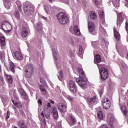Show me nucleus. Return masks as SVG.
<instances>
[{
	"instance_id": "obj_52",
	"label": "nucleus",
	"mask_w": 128,
	"mask_h": 128,
	"mask_svg": "<svg viewBox=\"0 0 128 128\" xmlns=\"http://www.w3.org/2000/svg\"><path fill=\"white\" fill-rule=\"evenodd\" d=\"M38 104H40L42 106V100H40V99H39V100H38Z\"/></svg>"
},
{
	"instance_id": "obj_28",
	"label": "nucleus",
	"mask_w": 128,
	"mask_h": 128,
	"mask_svg": "<svg viewBox=\"0 0 128 128\" xmlns=\"http://www.w3.org/2000/svg\"><path fill=\"white\" fill-rule=\"evenodd\" d=\"M120 0H112V2L116 8H118L120 6V4H118Z\"/></svg>"
},
{
	"instance_id": "obj_45",
	"label": "nucleus",
	"mask_w": 128,
	"mask_h": 128,
	"mask_svg": "<svg viewBox=\"0 0 128 128\" xmlns=\"http://www.w3.org/2000/svg\"><path fill=\"white\" fill-rule=\"evenodd\" d=\"M68 42L70 44H74V40L72 38H68Z\"/></svg>"
},
{
	"instance_id": "obj_62",
	"label": "nucleus",
	"mask_w": 128,
	"mask_h": 128,
	"mask_svg": "<svg viewBox=\"0 0 128 128\" xmlns=\"http://www.w3.org/2000/svg\"><path fill=\"white\" fill-rule=\"evenodd\" d=\"M54 0H49V2H52Z\"/></svg>"
},
{
	"instance_id": "obj_21",
	"label": "nucleus",
	"mask_w": 128,
	"mask_h": 128,
	"mask_svg": "<svg viewBox=\"0 0 128 128\" xmlns=\"http://www.w3.org/2000/svg\"><path fill=\"white\" fill-rule=\"evenodd\" d=\"M70 124L71 126H74L76 124V120L74 118V116L72 115L70 116Z\"/></svg>"
},
{
	"instance_id": "obj_43",
	"label": "nucleus",
	"mask_w": 128,
	"mask_h": 128,
	"mask_svg": "<svg viewBox=\"0 0 128 128\" xmlns=\"http://www.w3.org/2000/svg\"><path fill=\"white\" fill-rule=\"evenodd\" d=\"M46 124V120L44 118L42 119L41 121V124L44 126Z\"/></svg>"
},
{
	"instance_id": "obj_53",
	"label": "nucleus",
	"mask_w": 128,
	"mask_h": 128,
	"mask_svg": "<svg viewBox=\"0 0 128 128\" xmlns=\"http://www.w3.org/2000/svg\"><path fill=\"white\" fill-rule=\"evenodd\" d=\"M37 28H42V26H40V24H37Z\"/></svg>"
},
{
	"instance_id": "obj_47",
	"label": "nucleus",
	"mask_w": 128,
	"mask_h": 128,
	"mask_svg": "<svg viewBox=\"0 0 128 128\" xmlns=\"http://www.w3.org/2000/svg\"><path fill=\"white\" fill-rule=\"evenodd\" d=\"M52 52L53 56H56V50L54 49H52Z\"/></svg>"
},
{
	"instance_id": "obj_23",
	"label": "nucleus",
	"mask_w": 128,
	"mask_h": 128,
	"mask_svg": "<svg viewBox=\"0 0 128 128\" xmlns=\"http://www.w3.org/2000/svg\"><path fill=\"white\" fill-rule=\"evenodd\" d=\"M4 6H6V8H10L11 6L10 0H4Z\"/></svg>"
},
{
	"instance_id": "obj_55",
	"label": "nucleus",
	"mask_w": 128,
	"mask_h": 128,
	"mask_svg": "<svg viewBox=\"0 0 128 128\" xmlns=\"http://www.w3.org/2000/svg\"><path fill=\"white\" fill-rule=\"evenodd\" d=\"M94 2H95L96 5L98 4V0H94Z\"/></svg>"
},
{
	"instance_id": "obj_63",
	"label": "nucleus",
	"mask_w": 128,
	"mask_h": 128,
	"mask_svg": "<svg viewBox=\"0 0 128 128\" xmlns=\"http://www.w3.org/2000/svg\"><path fill=\"white\" fill-rule=\"evenodd\" d=\"M95 42H93V43H92V46H94V44Z\"/></svg>"
},
{
	"instance_id": "obj_15",
	"label": "nucleus",
	"mask_w": 128,
	"mask_h": 128,
	"mask_svg": "<svg viewBox=\"0 0 128 128\" xmlns=\"http://www.w3.org/2000/svg\"><path fill=\"white\" fill-rule=\"evenodd\" d=\"M18 126L20 128H28V125L22 120L18 121Z\"/></svg>"
},
{
	"instance_id": "obj_50",
	"label": "nucleus",
	"mask_w": 128,
	"mask_h": 128,
	"mask_svg": "<svg viewBox=\"0 0 128 128\" xmlns=\"http://www.w3.org/2000/svg\"><path fill=\"white\" fill-rule=\"evenodd\" d=\"M41 18H42V20H48V18L44 16H41Z\"/></svg>"
},
{
	"instance_id": "obj_3",
	"label": "nucleus",
	"mask_w": 128,
	"mask_h": 128,
	"mask_svg": "<svg viewBox=\"0 0 128 128\" xmlns=\"http://www.w3.org/2000/svg\"><path fill=\"white\" fill-rule=\"evenodd\" d=\"M24 10L26 14H30L34 10V6L31 3H24Z\"/></svg>"
},
{
	"instance_id": "obj_8",
	"label": "nucleus",
	"mask_w": 128,
	"mask_h": 128,
	"mask_svg": "<svg viewBox=\"0 0 128 128\" xmlns=\"http://www.w3.org/2000/svg\"><path fill=\"white\" fill-rule=\"evenodd\" d=\"M68 89L71 92H76V82L72 80L69 82Z\"/></svg>"
},
{
	"instance_id": "obj_13",
	"label": "nucleus",
	"mask_w": 128,
	"mask_h": 128,
	"mask_svg": "<svg viewBox=\"0 0 128 128\" xmlns=\"http://www.w3.org/2000/svg\"><path fill=\"white\" fill-rule=\"evenodd\" d=\"M118 18L116 24L118 26H120L122 24V22H123L122 16V13H118Z\"/></svg>"
},
{
	"instance_id": "obj_49",
	"label": "nucleus",
	"mask_w": 128,
	"mask_h": 128,
	"mask_svg": "<svg viewBox=\"0 0 128 128\" xmlns=\"http://www.w3.org/2000/svg\"><path fill=\"white\" fill-rule=\"evenodd\" d=\"M77 114H78V116H80V114H82V110H78L77 111Z\"/></svg>"
},
{
	"instance_id": "obj_35",
	"label": "nucleus",
	"mask_w": 128,
	"mask_h": 128,
	"mask_svg": "<svg viewBox=\"0 0 128 128\" xmlns=\"http://www.w3.org/2000/svg\"><path fill=\"white\" fill-rule=\"evenodd\" d=\"M98 116L100 120H103L104 119V114H102V111H98Z\"/></svg>"
},
{
	"instance_id": "obj_58",
	"label": "nucleus",
	"mask_w": 128,
	"mask_h": 128,
	"mask_svg": "<svg viewBox=\"0 0 128 128\" xmlns=\"http://www.w3.org/2000/svg\"><path fill=\"white\" fill-rule=\"evenodd\" d=\"M47 106H48V108H50V103L48 102V104H47Z\"/></svg>"
},
{
	"instance_id": "obj_54",
	"label": "nucleus",
	"mask_w": 128,
	"mask_h": 128,
	"mask_svg": "<svg viewBox=\"0 0 128 128\" xmlns=\"http://www.w3.org/2000/svg\"><path fill=\"white\" fill-rule=\"evenodd\" d=\"M100 128H108V126H106V125H103L101 126Z\"/></svg>"
},
{
	"instance_id": "obj_20",
	"label": "nucleus",
	"mask_w": 128,
	"mask_h": 128,
	"mask_svg": "<svg viewBox=\"0 0 128 128\" xmlns=\"http://www.w3.org/2000/svg\"><path fill=\"white\" fill-rule=\"evenodd\" d=\"M74 32L75 34H76L77 36H80V29H78V27L76 25H75L74 27Z\"/></svg>"
},
{
	"instance_id": "obj_2",
	"label": "nucleus",
	"mask_w": 128,
	"mask_h": 128,
	"mask_svg": "<svg viewBox=\"0 0 128 128\" xmlns=\"http://www.w3.org/2000/svg\"><path fill=\"white\" fill-rule=\"evenodd\" d=\"M57 18L61 24H66L68 22V17L66 12H60L57 14Z\"/></svg>"
},
{
	"instance_id": "obj_37",
	"label": "nucleus",
	"mask_w": 128,
	"mask_h": 128,
	"mask_svg": "<svg viewBox=\"0 0 128 128\" xmlns=\"http://www.w3.org/2000/svg\"><path fill=\"white\" fill-rule=\"evenodd\" d=\"M57 76H58L60 80H62V78L64 76V75L62 74V72L60 71V72H58L57 74Z\"/></svg>"
},
{
	"instance_id": "obj_25",
	"label": "nucleus",
	"mask_w": 128,
	"mask_h": 128,
	"mask_svg": "<svg viewBox=\"0 0 128 128\" xmlns=\"http://www.w3.org/2000/svg\"><path fill=\"white\" fill-rule=\"evenodd\" d=\"M114 36L115 37V38L117 40H120V33L118 32H116V30L114 28Z\"/></svg>"
},
{
	"instance_id": "obj_27",
	"label": "nucleus",
	"mask_w": 128,
	"mask_h": 128,
	"mask_svg": "<svg viewBox=\"0 0 128 128\" xmlns=\"http://www.w3.org/2000/svg\"><path fill=\"white\" fill-rule=\"evenodd\" d=\"M100 36H103L104 37L106 34V30L103 28H101L100 30Z\"/></svg>"
},
{
	"instance_id": "obj_46",
	"label": "nucleus",
	"mask_w": 128,
	"mask_h": 128,
	"mask_svg": "<svg viewBox=\"0 0 128 128\" xmlns=\"http://www.w3.org/2000/svg\"><path fill=\"white\" fill-rule=\"evenodd\" d=\"M10 111H8L7 113H6V119H8L10 118Z\"/></svg>"
},
{
	"instance_id": "obj_7",
	"label": "nucleus",
	"mask_w": 128,
	"mask_h": 128,
	"mask_svg": "<svg viewBox=\"0 0 128 128\" xmlns=\"http://www.w3.org/2000/svg\"><path fill=\"white\" fill-rule=\"evenodd\" d=\"M88 30L90 34H92L93 35L96 34V32H94V30H96V26L94 22L90 21L88 22Z\"/></svg>"
},
{
	"instance_id": "obj_1",
	"label": "nucleus",
	"mask_w": 128,
	"mask_h": 128,
	"mask_svg": "<svg viewBox=\"0 0 128 128\" xmlns=\"http://www.w3.org/2000/svg\"><path fill=\"white\" fill-rule=\"evenodd\" d=\"M78 72L80 74L79 75V78L76 80V82L81 88H88V84H86L84 72L80 68H78Z\"/></svg>"
},
{
	"instance_id": "obj_29",
	"label": "nucleus",
	"mask_w": 128,
	"mask_h": 128,
	"mask_svg": "<svg viewBox=\"0 0 128 128\" xmlns=\"http://www.w3.org/2000/svg\"><path fill=\"white\" fill-rule=\"evenodd\" d=\"M90 15L92 20H96L97 18L96 14L94 11L91 12Z\"/></svg>"
},
{
	"instance_id": "obj_22",
	"label": "nucleus",
	"mask_w": 128,
	"mask_h": 128,
	"mask_svg": "<svg viewBox=\"0 0 128 128\" xmlns=\"http://www.w3.org/2000/svg\"><path fill=\"white\" fill-rule=\"evenodd\" d=\"M70 124L71 126H74L76 124V120L74 118V116L72 115L70 116Z\"/></svg>"
},
{
	"instance_id": "obj_33",
	"label": "nucleus",
	"mask_w": 128,
	"mask_h": 128,
	"mask_svg": "<svg viewBox=\"0 0 128 128\" xmlns=\"http://www.w3.org/2000/svg\"><path fill=\"white\" fill-rule=\"evenodd\" d=\"M4 26H6L7 30H12V25L8 22H6Z\"/></svg>"
},
{
	"instance_id": "obj_14",
	"label": "nucleus",
	"mask_w": 128,
	"mask_h": 128,
	"mask_svg": "<svg viewBox=\"0 0 128 128\" xmlns=\"http://www.w3.org/2000/svg\"><path fill=\"white\" fill-rule=\"evenodd\" d=\"M14 54L16 60H22V55L21 52H16Z\"/></svg>"
},
{
	"instance_id": "obj_10",
	"label": "nucleus",
	"mask_w": 128,
	"mask_h": 128,
	"mask_svg": "<svg viewBox=\"0 0 128 128\" xmlns=\"http://www.w3.org/2000/svg\"><path fill=\"white\" fill-rule=\"evenodd\" d=\"M0 43L1 48L2 50H6V38L4 36H3L1 32H0Z\"/></svg>"
},
{
	"instance_id": "obj_36",
	"label": "nucleus",
	"mask_w": 128,
	"mask_h": 128,
	"mask_svg": "<svg viewBox=\"0 0 128 128\" xmlns=\"http://www.w3.org/2000/svg\"><path fill=\"white\" fill-rule=\"evenodd\" d=\"M82 54H84V50H82V47L80 46L79 50L78 51V54L80 56V58L82 56Z\"/></svg>"
},
{
	"instance_id": "obj_11",
	"label": "nucleus",
	"mask_w": 128,
	"mask_h": 128,
	"mask_svg": "<svg viewBox=\"0 0 128 128\" xmlns=\"http://www.w3.org/2000/svg\"><path fill=\"white\" fill-rule=\"evenodd\" d=\"M114 116H112L111 114H110L107 116V122L109 124L111 128H114L112 124H114Z\"/></svg>"
},
{
	"instance_id": "obj_16",
	"label": "nucleus",
	"mask_w": 128,
	"mask_h": 128,
	"mask_svg": "<svg viewBox=\"0 0 128 128\" xmlns=\"http://www.w3.org/2000/svg\"><path fill=\"white\" fill-rule=\"evenodd\" d=\"M102 62V59L100 58V56L98 54H96L94 58V64H100Z\"/></svg>"
},
{
	"instance_id": "obj_48",
	"label": "nucleus",
	"mask_w": 128,
	"mask_h": 128,
	"mask_svg": "<svg viewBox=\"0 0 128 128\" xmlns=\"http://www.w3.org/2000/svg\"><path fill=\"white\" fill-rule=\"evenodd\" d=\"M126 30L128 34V23L127 22H126Z\"/></svg>"
},
{
	"instance_id": "obj_60",
	"label": "nucleus",
	"mask_w": 128,
	"mask_h": 128,
	"mask_svg": "<svg viewBox=\"0 0 128 128\" xmlns=\"http://www.w3.org/2000/svg\"><path fill=\"white\" fill-rule=\"evenodd\" d=\"M41 116H42V118H44V112H42L41 113Z\"/></svg>"
},
{
	"instance_id": "obj_4",
	"label": "nucleus",
	"mask_w": 128,
	"mask_h": 128,
	"mask_svg": "<svg viewBox=\"0 0 128 128\" xmlns=\"http://www.w3.org/2000/svg\"><path fill=\"white\" fill-rule=\"evenodd\" d=\"M34 67L32 64H28L25 66V72L26 78H30L32 74Z\"/></svg>"
},
{
	"instance_id": "obj_34",
	"label": "nucleus",
	"mask_w": 128,
	"mask_h": 128,
	"mask_svg": "<svg viewBox=\"0 0 128 128\" xmlns=\"http://www.w3.org/2000/svg\"><path fill=\"white\" fill-rule=\"evenodd\" d=\"M120 108L122 112H123L124 114H125V116H126V114H128V110L126 109V106H123L121 107Z\"/></svg>"
},
{
	"instance_id": "obj_44",
	"label": "nucleus",
	"mask_w": 128,
	"mask_h": 128,
	"mask_svg": "<svg viewBox=\"0 0 128 128\" xmlns=\"http://www.w3.org/2000/svg\"><path fill=\"white\" fill-rule=\"evenodd\" d=\"M56 66L57 68H62V66H64V64H60V63H58L56 64Z\"/></svg>"
},
{
	"instance_id": "obj_31",
	"label": "nucleus",
	"mask_w": 128,
	"mask_h": 128,
	"mask_svg": "<svg viewBox=\"0 0 128 128\" xmlns=\"http://www.w3.org/2000/svg\"><path fill=\"white\" fill-rule=\"evenodd\" d=\"M10 68L12 72H14V64L12 62H10Z\"/></svg>"
},
{
	"instance_id": "obj_17",
	"label": "nucleus",
	"mask_w": 128,
	"mask_h": 128,
	"mask_svg": "<svg viewBox=\"0 0 128 128\" xmlns=\"http://www.w3.org/2000/svg\"><path fill=\"white\" fill-rule=\"evenodd\" d=\"M28 34V32L26 28L23 27L22 28V38H26Z\"/></svg>"
},
{
	"instance_id": "obj_59",
	"label": "nucleus",
	"mask_w": 128,
	"mask_h": 128,
	"mask_svg": "<svg viewBox=\"0 0 128 128\" xmlns=\"http://www.w3.org/2000/svg\"><path fill=\"white\" fill-rule=\"evenodd\" d=\"M50 102L51 104H54V100H50Z\"/></svg>"
},
{
	"instance_id": "obj_57",
	"label": "nucleus",
	"mask_w": 128,
	"mask_h": 128,
	"mask_svg": "<svg viewBox=\"0 0 128 128\" xmlns=\"http://www.w3.org/2000/svg\"><path fill=\"white\" fill-rule=\"evenodd\" d=\"M46 118H48V120L50 119V115L49 114H46L45 116Z\"/></svg>"
},
{
	"instance_id": "obj_5",
	"label": "nucleus",
	"mask_w": 128,
	"mask_h": 128,
	"mask_svg": "<svg viewBox=\"0 0 128 128\" xmlns=\"http://www.w3.org/2000/svg\"><path fill=\"white\" fill-rule=\"evenodd\" d=\"M99 72L102 80H106L108 78V72L106 68H102Z\"/></svg>"
},
{
	"instance_id": "obj_6",
	"label": "nucleus",
	"mask_w": 128,
	"mask_h": 128,
	"mask_svg": "<svg viewBox=\"0 0 128 128\" xmlns=\"http://www.w3.org/2000/svg\"><path fill=\"white\" fill-rule=\"evenodd\" d=\"M68 105L66 102H60L57 104L58 109L60 112H66V106Z\"/></svg>"
},
{
	"instance_id": "obj_51",
	"label": "nucleus",
	"mask_w": 128,
	"mask_h": 128,
	"mask_svg": "<svg viewBox=\"0 0 128 128\" xmlns=\"http://www.w3.org/2000/svg\"><path fill=\"white\" fill-rule=\"evenodd\" d=\"M40 83L42 84L43 86H44V79L41 78L40 79Z\"/></svg>"
},
{
	"instance_id": "obj_64",
	"label": "nucleus",
	"mask_w": 128,
	"mask_h": 128,
	"mask_svg": "<svg viewBox=\"0 0 128 128\" xmlns=\"http://www.w3.org/2000/svg\"><path fill=\"white\" fill-rule=\"evenodd\" d=\"M1 80H4V79L2 78H1Z\"/></svg>"
},
{
	"instance_id": "obj_18",
	"label": "nucleus",
	"mask_w": 128,
	"mask_h": 128,
	"mask_svg": "<svg viewBox=\"0 0 128 128\" xmlns=\"http://www.w3.org/2000/svg\"><path fill=\"white\" fill-rule=\"evenodd\" d=\"M53 116L55 120L58 118V110L56 108H54L52 110Z\"/></svg>"
},
{
	"instance_id": "obj_32",
	"label": "nucleus",
	"mask_w": 128,
	"mask_h": 128,
	"mask_svg": "<svg viewBox=\"0 0 128 128\" xmlns=\"http://www.w3.org/2000/svg\"><path fill=\"white\" fill-rule=\"evenodd\" d=\"M16 4L18 6V8L20 12H22V4L18 0L16 1Z\"/></svg>"
},
{
	"instance_id": "obj_9",
	"label": "nucleus",
	"mask_w": 128,
	"mask_h": 128,
	"mask_svg": "<svg viewBox=\"0 0 128 128\" xmlns=\"http://www.w3.org/2000/svg\"><path fill=\"white\" fill-rule=\"evenodd\" d=\"M102 104L104 110H108L110 108V101L108 98H105L102 100Z\"/></svg>"
},
{
	"instance_id": "obj_26",
	"label": "nucleus",
	"mask_w": 128,
	"mask_h": 128,
	"mask_svg": "<svg viewBox=\"0 0 128 128\" xmlns=\"http://www.w3.org/2000/svg\"><path fill=\"white\" fill-rule=\"evenodd\" d=\"M6 76L8 80V82L10 84V85H12V82H14V80H12V77L8 74H6Z\"/></svg>"
},
{
	"instance_id": "obj_12",
	"label": "nucleus",
	"mask_w": 128,
	"mask_h": 128,
	"mask_svg": "<svg viewBox=\"0 0 128 128\" xmlns=\"http://www.w3.org/2000/svg\"><path fill=\"white\" fill-rule=\"evenodd\" d=\"M20 92L22 98H24V100H28V95L24 90V89H20Z\"/></svg>"
},
{
	"instance_id": "obj_19",
	"label": "nucleus",
	"mask_w": 128,
	"mask_h": 128,
	"mask_svg": "<svg viewBox=\"0 0 128 128\" xmlns=\"http://www.w3.org/2000/svg\"><path fill=\"white\" fill-rule=\"evenodd\" d=\"M87 100L88 102H90V104H94V102L98 100V98L96 96H94L92 98H88Z\"/></svg>"
},
{
	"instance_id": "obj_42",
	"label": "nucleus",
	"mask_w": 128,
	"mask_h": 128,
	"mask_svg": "<svg viewBox=\"0 0 128 128\" xmlns=\"http://www.w3.org/2000/svg\"><path fill=\"white\" fill-rule=\"evenodd\" d=\"M98 66L99 68V71L102 70V68H104V64H98Z\"/></svg>"
},
{
	"instance_id": "obj_38",
	"label": "nucleus",
	"mask_w": 128,
	"mask_h": 128,
	"mask_svg": "<svg viewBox=\"0 0 128 128\" xmlns=\"http://www.w3.org/2000/svg\"><path fill=\"white\" fill-rule=\"evenodd\" d=\"M14 104L17 108H22V104L16 102V101L12 100Z\"/></svg>"
},
{
	"instance_id": "obj_39",
	"label": "nucleus",
	"mask_w": 128,
	"mask_h": 128,
	"mask_svg": "<svg viewBox=\"0 0 128 128\" xmlns=\"http://www.w3.org/2000/svg\"><path fill=\"white\" fill-rule=\"evenodd\" d=\"M64 96L67 98V100H70V102H72L74 100V98H72L70 95H68L67 94H64Z\"/></svg>"
},
{
	"instance_id": "obj_40",
	"label": "nucleus",
	"mask_w": 128,
	"mask_h": 128,
	"mask_svg": "<svg viewBox=\"0 0 128 128\" xmlns=\"http://www.w3.org/2000/svg\"><path fill=\"white\" fill-rule=\"evenodd\" d=\"M44 8L45 10V12H46V14H48L50 12V8L48 6H44Z\"/></svg>"
},
{
	"instance_id": "obj_41",
	"label": "nucleus",
	"mask_w": 128,
	"mask_h": 128,
	"mask_svg": "<svg viewBox=\"0 0 128 128\" xmlns=\"http://www.w3.org/2000/svg\"><path fill=\"white\" fill-rule=\"evenodd\" d=\"M14 16H15V18H17V20H20V12H18V11H16Z\"/></svg>"
},
{
	"instance_id": "obj_30",
	"label": "nucleus",
	"mask_w": 128,
	"mask_h": 128,
	"mask_svg": "<svg viewBox=\"0 0 128 128\" xmlns=\"http://www.w3.org/2000/svg\"><path fill=\"white\" fill-rule=\"evenodd\" d=\"M40 90L41 91L42 94H46V88H44V86H42V85L40 86Z\"/></svg>"
},
{
	"instance_id": "obj_61",
	"label": "nucleus",
	"mask_w": 128,
	"mask_h": 128,
	"mask_svg": "<svg viewBox=\"0 0 128 128\" xmlns=\"http://www.w3.org/2000/svg\"><path fill=\"white\" fill-rule=\"evenodd\" d=\"M2 72V66L0 65V72Z\"/></svg>"
},
{
	"instance_id": "obj_56",
	"label": "nucleus",
	"mask_w": 128,
	"mask_h": 128,
	"mask_svg": "<svg viewBox=\"0 0 128 128\" xmlns=\"http://www.w3.org/2000/svg\"><path fill=\"white\" fill-rule=\"evenodd\" d=\"M11 31H12V30H6V34H8V33L10 32Z\"/></svg>"
},
{
	"instance_id": "obj_24",
	"label": "nucleus",
	"mask_w": 128,
	"mask_h": 128,
	"mask_svg": "<svg viewBox=\"0 0 128 128\" xmlns=\"http://www.w3.org/2000/svg\"><path fill=\"white\" fill-rule=\"evenodd\" d=\"M99 16H100V18L102 20V24H104V12L103 11H100L99 12Z\"/></svg>"
}]
</instances>
